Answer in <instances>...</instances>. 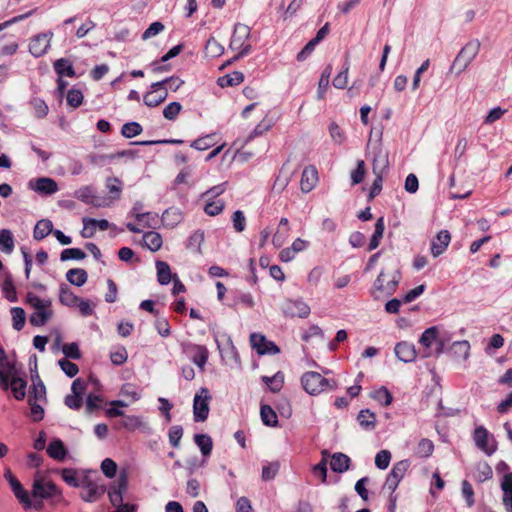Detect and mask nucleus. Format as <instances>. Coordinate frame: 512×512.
<instances>
[{
	"instance_id": "obj_11",
	"label": "nucleus",
	"mask_w": 512,
	"mask_h": 512,
	"mask_svg": "<svg viewBox=\"0 0 512 512\" xmlns=\"http://www.w3.org/2000/svg\"><path fill=\"white\" fill-rule=\"evenodd\" d=\"M4 478L10 484L11 489H12L15 497L24 506V508L25 509L31 508L32 507V501H31L27 491L23 488L22 484L12 474V472L9 469H7L5 471Z\"/></svg>"
},
{
	"instance_id": "obj_8",
	"label": "nucleus",
	"mask_w": 512,
	"mask_h": 512,
	"mask_svg": "<svg viewBox=\"0 0 512 512\" xmlns=\"http://www.w3.org/2000/svg\"><path fill=\"white\" fill-rule=\"evenodd\" d=\"M473 440L477 448L489 456L497 449L494 437L489 434L488 430L484 426H478L475 428Z\"/></svg>"
},
{
	"instance_id": "obj_44",
	"label": "nucleus",
	"mask_w": 512,
	"mask_h": 512,
	"mask_svg": "<svg viewBox=\"0 0 512 512\" xmlns=\"http://www.w3.org/2000/svg\"><path fill=\"white\" fill-rule=\"evenodd\" d=\"M194 354L192 356V361L196 364L201 370H204V367L208 360V350L205 346H194Z\"/></svg>"
},
{
	"instance_id": "obj_5",
	"label": "nucleus",
	"mask_w": 512,
	"mask_h": 512,
	"mask_svg": "<svg viewBox=\"0 0 512 512\" xmlns=\"http://www.w3.org/2000/svg\"><path fill=\"white\" fill-rule=\"evenodd\" d=\"M381 141H382V131L379 132V148L374 153V159H373V171L375 174H377L376 178L373 181V184L371 186L370 192H369V199L372 200L375 198L382 190V182L383 178L381 173L376 172L377 164L381 163L383 167H388V154L386 152L382 151L381 148Z\"/></svg>"
},
{
	"instance_id": "obj_62",
	"label": "nucleus",
	"mask_w": 512,
	"mask_h": 512,
	"mask_svg": "<svg viewBox=\"0 0 512 512\" xmlns=\"http://www.w3.org/2000/svg\"><path fill=\"white\" fill-rule=\"evenodd\" d=\"M58 364L60 366V368L62 369V371L68 376V377H74L78 374L79 372V368L78 366L69 361L68 359L66 358H62L58 361Z\"/></svg>"
},
{
	"instance_id": "obj_22",
	"label": "nucleus",
	"mask_w": 512,
	"mask_h": 512,
	"mask_svg": "<svg viewBox=\"0 0 512 512\" xmlns=\"http://www.w3.org/2000/svg\"><path fill=\"white\" fill-rule=\"evenodd\" d=\"M78 301L79 297L73 293L70 287L61 283L59 286V302L64 306L75 307Z\"/></svg>"
},
{
	"instance_id": "obj_10",
	"label": "nucleus",
	"mask_w": 512,
	"mask_h": 512,
	"mask_svg": "<svg viewBox=\"0 0 512 512\" xmlns=\"http://www.w3.org/2000/svg\"><path fill=\"white\" fill-rule=\"evenodd\" d=\"M408 467L409 463L407 460L399 461L394 464L392 470L386 478L383 489L393 493L398 487L400 480L404 477Z\"/></svg>"
},
{
	"instance_id": "obj_64",
	"label": "nucleus",
	"mask_w": 512,
	"mask_h": 512,
	"mask_svg": "<svg viewBox=\"0 0 512 512\" xmlns=\"http://www.w3.org/2000/svg\"><path fill=\"white\" fill-rule=\"evenodd\" d=\"M183 436V428L180 425L172 426L169 430L168 437L169 442L174 448H178L180 440Z\"/></svg>"
},
{
	"instance_id": "obj_40",
	"label": "nucleus",
	"mask_w": 512,
	"mask_h": 512,
	"mask_svg": "<svg viewBox=\"0 0 512 512\" xmlns=\"http://www.w3.org/2000/svg\"><path fill=\"white\" fill-rule=\"evenodd\" d=\"M196 445L200 448L203 456H209L213 448V442L207 434H196L194 436Z\"/></svg>"
},
{
	"instance_id": "obj_17",
	"label": "nucleus",
	"mask_w": 512,
	"mask_h": 512,
	"mask_svg": "<svg viewBox=\"0 0 512 512\" xmlns=\"http://www.w3.org/2000/svg\"><path fill=\"white\" fill-rule=\"evenodd\" d=\"M451 240V235L448 230H441L431 244V254L433 257H438L447 249Z\"/></svg>"
},
{
	"instance_id": "obj_25",
	"label": "nucleus",
	"mask_w": 512,
	"mask_h": 512,
	"mask_svg": "<svg viewBox=\"0 0 512 512\" xmlns=\"http://www.w3.org/2000/svg\"><path fill=\"white\" fill-rule=\"evenodd\" d=\"M160 89H152L144 95V103L148 107H156L164 102L168 96V92L165 88L159 92Z\"/></svg>"
},
{
	"instance_id": "obj_45",
	"label": "nucleus",
	"mask_w": 512,
	"mask_h": 512,
	"mask_svg": "<svg viewBox=\"0 0 512 512\" xmlns=\"http://www.w3.org/2000/svg\"><path fill=\"white\" fill-rule=\"evenodd\" d=\"M181 221V213L174 208L166 209L162 214V222L165 226L174 227Z\"/></svg>"
},
{
	"instance_id": "obj_54",
	"label": "nucleus",
	"mask_w": 512,
	"mask_h": 512,
	"mask_svg": "<svg viewBox=\"0 0 512 512\" xmlns=\"http://www.w3.org/2000/svg\"><path fill=\"white\" fill-rule=\"evenodd\" d=\"M142 132V126L135 121L125 123L122 126L121 134L125 138H133Z\"/></svg>"
},
{
	"instance_id": "obj_30",
	"label": "nucleus",
	"mask_w": 512,
	"mask_h": 512,
	"mask_svg": "<svg viewBox=\"0 0 512 512\" xmlns=\"http://www.w3.org/2000/svg\"><path fill=\"white\" fill-rule=\"evenodd\" d=\"M53 232V224L49 219H42L34 227L33 237L40 241Z\"/></svg>"
},
{
	"instance_id": "obj_50",
	"label": "nucleus",
	"mask_w": 512,
	"mask_h": 512,
	"mask_svg": "<svg viewBox=\"0 0 512 512\" xmlns=\"http://www.w3.org/2000/svg\"><path fill=\"white\" fill-rule=\"evenodd\" d=\"M262 381L270 388L274 393L279 392L283 387V375L281 372H277L274 376L268 377L263 376Z\"/></svg>"
},
{
	"instance_id": "obj_55",
	"label": "nucleus",
	"mask_w": 512,
	"mask_h": 512,
	"mask_svg": "<svg viewBox=\"0 0 512 512\" xmlns=\"http://www.w3.org/2000/svg\"><path fill=\"white\" fill-rule=\"evenodd\" d=\"M103 398L99 395L89 394L86 399L85 412L92 414L94 411L101 409Z\"/></svg>"
},
{
	"instance_id": "obj_51",
	"label": "nucleus",
	"mask_w": 512,
	"mask_h": 512,
	"mask_svg": "<svg viewBox=\"0 0 512 512\" xmlns=\"http://www.w3.org/2000/svg\"><path fill=\"white\" fill-rule=\"evenodd\" d=\"M37 382L34 381L31 387V392L29 396H32L34 400H46V388L43 384L42 380L39 377V374L36 373Z\"/></svg>"
},
{
	"instance_id": "obj_16",
	"label": "nucleus",
	"mask_w": 512,
	"mask_h": 512,
	"mask_svg": "<svg viewBox=\"0 0 512 512\" xmlns=\"http://www.w3.org/2000/svg\"><path fill=\"white\" fill-rule=\"evenodd\" d=\"M82 221L84 224V228L81 232V235L84 238L93 237L96 227H99L100 230L104 231V230H107L110 225L106 219L96 220L93 218L84 217Z\"/></svg>"
},
{
	"instance_id": "obj_47",
	"label": "nucleus",
	"mask_w": 512,
	"mask_h": 512,
	"mask_svg": "<svg viewBox=\"0 0 512 512\" xmlns=\"http://www.w3.org/2000/svg\"><path fill=\"white\" fill-rule=\"evenodd\" d=\"M204 241V232L201 230L195 231L188 239L187 248L191 251L200 254L201 245Z\"/></svg>"
},
{
	"instance_id": "obj_57",
	"label": "nucleus",
	"mask_w": 512,
	"mask_h": 512,
	"mask_svg": "<svg viewBox=\"0 0 512 512\" xmlns=\"http://www.w3.org/2000/svg\"><path fill=\"white\" fill-rule=\"evenodd\" d=\"M371 397L384 406L390 405L393 400L391 393L386 387H381L380 389L376 390L374 393H372Z\"/></svg>"
},
{
	"instance_id": "obj_23",
	"label": "nucleus",
	"mask_w": 512,
	"mask_h": 512,
	"mask_svg": "<svg viewBox=\"0 0 512 512\" xmlns=\"http://www.w3.org/2000/svg\"><path fill=\"white\" fill-rule=\"evenodd\" d=\"M47 454L54 460L63 461L66 458L67 450L60 439H54L47 447Z\"/></svg>"
},
{
	"instance_id": "obj_32",
	"label": "nucleus",
	"mask_w": 512,
	"mask_h": 512,
	"mask_svg": "<svg viewBox=\"0 0 512 512\" xmlns=\"http://www.w3.org/2000/svg\"><path fill=\"white\" fill-rule=\"evenodd\" d=\"M52 315V310L48 308H40L30 315L29 322L31 325L36 327L43 326L52 317Z\"/></svg>"
},
{
	"instance_id": "obj_15",
	"label": "nucleus",
	"mask_w": 512,
	"mask_h": 512,
	"mask_svg": "<svg viewBox=\"0 0 512 512\" xmlns=\"http://www.w3.org/2000/svg\"><path fill=\"white\" fill-rule=\"evenodd\" d=\"M394 350L397 358L405 363L413 362L417 356L415 346L406 341L397 343Z\"/></svg>"
},
{
	"instance_id": "obj_36",
	"label": "nucleus",
	"mask_w": 512,
	"mask_h": 512,
	"mask_svg": "<svg viewBox=\"0 0 512 512\" xmlns=\"http://www.w3.org/2000/svg\"><path fill=\"white\" fill-rule=\"evenodd\" d=\"M27 382L20 377H12L9 387L17 400H23L26 395Z\"/></svg>"
},
{
	"instance_id": "obj_56",
	"label": "nucleus",
	"mask_w": 512,
	"mask_h": 512,
	"mask_svg": "<svg viewBox=\"0 0 512 512\" xmlns=\"http://www.w3.org/2000/svg\"><path fill=\"white\" fill-rule=\"evenodd\" d=\"M3 292L9 302L17 301V293L11 276H7L2 285Z\"/></svg>"
},
{
	"instance_id": "obj_43",
	"label": "nucleus",
	"mask_w": 512,
	"mask_h": 512,
	"mask_svg": "<svg viewBox=\"0 0 512 512\" xmlns=\"http://www.w3.org/2000/svg\"><path fill=\"white\" fill-rule=\"evenodd\" d=\"M157 278L161 285H167L171 281V270L169 265L164 261L156 262Z\"/></svg>"
},
{
	"instance_id": "obj_60",
	"label": "nucleus",
	"mask_w": 512,
	"mask_h": 512,
	"mask_svg": "<svg viewBox=\"0 0 512 512\" xmlns=\"http://www.w3.org/2000/svg\"><path fill=\"white\" fill-rule=\"evenodd\" d=\"M62 479L72 487H80V480L77 478V472L72 468H64L61 471Z\"/></svg>"
},
{
	"instance_id": "obj_38",
	"label": "nucleus",
	"mask_w": 512,
	"mask_h": 512,
	"mask_svg": "<svg viewBox=\"0 0 512 512\" xmlns=\"http://www.w3.org/2000/svg\"><path fill=\"white\" fill-rule=\"evenodd\" d=\"M433 451V442L430 439L422 438L415 448V455L419 458H428L433 454Z\"/></svg>"
},
{
	"instance_id": "obj_18",
	"label": "nucleus",
	"mask_w": 512,
	"mask_h": 512,
	"mask_svg": "<svg viewBox=\"0 0 512 512\" xmlns=\"http://www.w3.org/2000/svg\"><path fill=\"white\" fill-rule=\"evenodd\" d=\"M318 180V173L315 167L309 166L304 168L302 172L300 187L304 193L310 192Z\"/></svg>"
},
{
	"instance_id": "obj_20",
	"label": "nucleus",
	"mask_w": 512,
	"mask_h": 512,
	"mask_svg": "<svg viewBox=\"0 0 512 512\" xmlns=\"http://www.w3.org/2000/svg\"><path fill=\"white\" fill-rule=\"evenodd\" d=\"M503 505L507 512H512V472L504 475L501 482Z\"/></svg>"
},
{
	"instance_id": "obj_29",
	"label": "nucleus",
	"mask_w": 512,
	"mask_h": 512,
	"mask_svg": "<svg viewBox=\"0 0 512 512\" xmlns=\"http://www.w3.org/2000/svg\"><path fill=\"white\" fill-rule=\"evenodd\" d=\"M144 246L150 251L156 252L162 247V237L158 232L149 231L143 234Z\"/></svg>"
},
{
	"instance_id": "obj_13",
	"label": "nucleus",
	"mask_w": 512,
	"mask_h": 512,
	"mask_svg": "<svg viewBox=\"0 0 512 512\" xmlns=\"http://www.w3.org/2000/svg\"><path fill=\"white\" fill-rule=\"evenodd\" d=\"M53 36L52 32L40 33L31 39L29 51L34 57H40L47 52L50 47V41Z\"/></svg>"
},
{
	"instance_id": "obj_4",
	"label": "nucleus",
	"mask_w": 512,
	"mask_h": 512,
	"mask_svg": "<svg viewBox=\"0 0 512 512\" xmlns=\"http://www.w3.org/2000/svg\"><path fill=\"white\" fill-rule=\"evenodd\" d=\"M480 49V42L473 40L468 42L458 53L455 58L451 69L456 70L457 73L463 72L472 60L476 57Z\"/></svg>"
},
{
	"instance_id": "obj_31",
	"label": "nucleus",
	"mask_w": 512,
	"mask_h": 512,
	"mask_svg": "<svg viewBox=\"0 0 512 512\" xmlns=\"http://www.w3.org/2000/svg\"><path fill=\"white\" fill-rule=\"evenodd\" d=\"M54 70L57 73L58 76L63 77H74L75 76V70L73 68L72 63L70 60L66 58H60L57 59L54 64Z\"/></svg>"
},
{
	"instance_id": "obj_46",
	"label": "nucleus",
	"mask_w": 512,
	"mask_h": 512,
	"mask_svg": "<svg viewBox=\"0 0 512 512\" xmlns=\"http://www.w3.org/2000/svg\"><path fill=\"white\" fill-rule=\"evenodd\" d=\"M205 53L209 57H219L224 53V47L214 37H210L205 45Z\"/></svg>"
},
{
	"instance_id": "obj_3",
	"label": "nucleus",
	"mask_w": 512,
	"mask_h": 512,
	"mask_svg": "<svg viewBox=\"0 0 512 512\" xmlns=\"http://www.w3.org/2000/svg\"><path fill=\"white\" fill-rule=\"evenodd\" d=\"M301 384L303 389L310 395H317L326 389L334 390L337 387L335 381L324 378L320 373L309 371L302 375Z\"/></svg>"
},
{
	"instance_id": "obj_48",
	"label": "nucleus",
	"mask_w": 512,
	"mask_h": 512,
	"mask_svg": "<svg viewBox=\"0 0 512 512\" xmlns=\"http://www.w3.org/2000/svg\"><path fill=\"white\" fill-rule=\"evenodd\" d=\"M13 320V328L17 331L23 329L26 321V313L21 307H13L10 310Z\"/></svg>"
},
{
	"instance_id": "obj_33",
	"label": "nucleus",
	"mask_w": 512,
	"mask_h": 512,
	"mask_svg": "<svg viewBox=\"0 0 512 512\" xmlns=\"http://www.w3.org/2000/svg\"><path fill=\"white\" fill-rule=\"evenodd\" d=\"M35 190L39 193L51 195L57 192L58 186L55 180L47 177H42L36 181Z\"/></svg>"
},
{
	"instance_id": "obj_52",
	"label": "nucleus",
	"mask_w": 512,
	"mask_h": 512,
	"mask_svg": "<svg viewBox=\"0 0 512 512\" xmlns=\"http://www.w3.org/2000/svg\"><path fill=\"white\" fill-rule=\"evenodd\" d=\"M327 450L322 451V460L313 467L315 475L320 476L323 483L327 480V458L329 457Z\"/></svg>"
},
{
	"instance_id": "obj_53",
	"label": "nucleus",
	"mask_w": 512,
	"mask_h": 512,
	"mask_svg": "<svg viewBox=\"0 0 512 512\" xmlns=\"http://www.w3.org/2000/svg\"><path fill=\"white\" fill-rule=\"evenodd\" d=\"M85 257V252L80 248H67L60 254V260L63 262L68 260H83Z\"/></svg>"
},
{
	"instance_id": "obj_41",
	"label": "nucleus",
	"mask_w": 512,
	"mask_h": 512,
	"mask_svg": "<svg viewBox=\"0 0 512 512\" xmlns=\"http://www.w3.org/2000/svg\"><path fill=\"white\" fill-rule=\"evenodd\" d=\"M244 81V75L240 71H234L218 79V84L221 87L236 86Z\"/></svg>"
},
{
	"instance_id": "obj_34",
	"label": "nucleus",
	"mask_w": 512,
	"mask_h": 512,
	"mask_svg": "<svg viewBox=\"0 0 512 512\" xmlns=\"http://www.w3.org/2000/svg\"><path fill=\"white\" fill-rule=\"evenodd\" d=\"M357 420L360 426L366 430H373L376 427V415L369 409L360 410Z\"/></svg>"
},
{
	"instance_id": "obj_37",
	"label": "nucleus",
	"mask_w": 512,
	"mask_h": 512,
	"mask_svg": "<svg viewBox=\"0 0 512 512\" xmlns=\"http://www.w3.org/2000/svg\"><path fill=\"white\" fill-rule=\"evenodd\" d=\"M261 420L264 425L269 427H276L278 424V417L271 406L265 404L261 405L260 409Z\"/></svg>"
},
{
	"instance_id": "obj_63",
	"label": "nucleus",
	"mask_w": 512,
	"mask_h": 512,
	"mask_svg": "<svg viewBox=\"0 0 512 512\" xmlns=\"http://www.w3.org/2000/svg\"><path fill=\"white\" fill-rule=\"evenodd\" d=\"M30 105L34 109L37 118H44L47 115L48 106L44 100L40 98H33L30 101Z\"/></svg>"
},
{
	"instance_id": "obj_19",
	"label": "nucleus",
	"mask_w": 512,
	"mask_h": 512,
	"mask_svg": "<svg viewBox=\"0 0 512 512\" xmlns=\"http://www.w3.org/2000/svg\"><path fill=\"white\" fill-rule=\"evenodd\" d=\"M437 336L438 328L436 326L429 327L422 333L419 342L424 347V351L422 354L424 358L430 357L432 355L431 345L434 341H436Z\"/></svg>"
},
{
	"instance_id": "obj_27",
	"label": "nucleus",
	"mask_w": 512,
	"mask_h": 512,
	"mask_svg": "<svg viewBox=\"0 0 512 512\" xmlns=\"http://www.w3.org/2000/svg\"><path fill=\"white\" fill-rule=\"evenodd\" d=\"M2 366L6 370V373L0 369V387L3 390H8L9 377H18V371L14 362L6 361Z\"/></svg>"
},
{
	"instance_id": "obj_9",
	"label": "nucleus",
	"mask_w": 512,
	"mask_h": 512,
	"mask_svg": "<svg viewBox=\"0 0 512 512\" xmlns=\"http://www.w3.org/2000/svg\"><path fill=\"white\" fill-rule=\"evenodd\" d=\"M128 488V475L126 471H121L117 480L108 490L109 500L115 508L123 504V493Z\"/></svg>"
},
{
	"instance_id": "obj_2",
	"label": "nucleus",
	"mask_w": 512,
	"mask_h": 512,
	"mask_svg": "<svg viewBox=\"0 0 512 512\" xmlns=\"http://www.w3.org/2000/svg\"><path fill=\"white\" fill-rule=\"evenodd\" d=\"M250 37V28L242 23H237L234 26V31L230 40L229 48L231 50H238V54L235 55L231 60L228 61V64L233 61L239 60L243 56L249 54L251 50V45L246 43Z\"/></svg>"
},
{
	"instance_id": "obj_12",
	"label": "nucleus",
	"mask_w": 512,
	"mask_h": 512,
	"mask_svg": "<svg viewBox=\"0 0 512 512\" xmlns=\"http://www.w3.org/2000/svg\"><path fill=\"white\" fill-rule=\"evenodd\" d=\"M250 343L252 348L256 349L260 355L277 354L280 352L278 346L274 342L267 341L266 337L262 334L252 333L250 335Z\"/></svg>"
},
{
	"instance_id": "obj_28",
	"label": "nucleus",
	"mask_w": 512,
	"mask_h": 512,
	"mask_svg": "<svg viewBox=\"0 0 512 512\" xmlns=\"http://www.w3.org/2000/svg\"><path fill=\"white\" fill-rule=\"evenodd\" d=\"M105 491V486L94 484L89 488H85L84 491L80 493V497L83 501L92 503L96 502L101 496H103Z\"/></svg>"
},
{
	"instance_id": "obj_7",
	"label": "nucleus",
	"mask_w": 512,
	"mask_h": 512,
	"mask_svg": "<svg viewBox=\"0 0 512 512\" xmlns=\"http://www.w3.org/2000/svg\"><path fill=\"white\" fill-rule=\"evenodd\" d=\"M31 494L34 498L50 499L60 496L61 491L53 482H45L42 477H36L33 481Z\"/></svg>"
},
{
	"instance_id": "obj_42",
	"label": "nucleus",
	"mask_w": 512,
	"mask_h": 512,
	"mask_svg": "<svg viewBox=\"0 0 512 512\" xmlns=\"http://www.w3.org/2000/svg\"><path fill=\"white\" fill-rule=\"evenodd\" d=\"M184 81L177 76H171L164 80L155 82L151 85L152 89H162L164 85H167L169 89L172 91H177L182 85Z\"/></svg>"
},
{
	"instance_id": "obj_59",
	"label": "nucleus",
	"mask_w": 512,
	"mask_h": 512,
	"mask_svg": "<svg viewBox=\"0 0 512 512\" xmlns=\"http://www.w3.org/2000/svg\"><path fill=\"white\" fill-rule=\"evenodd\" d=\"M62 352L66 359L70 358L73 360H78L81 358V352L79 350L78 344L75 342L64 344L62 346Z\"/></svg>"
},
{
	"instance_id": "obj_1",
	"label": "nucleus",
	"mask_w": 512,
	"mask_h": 512,
	"mask_svg": "<svg viewBox=\"0 0 512 512\" xmlns=\"http://www.w3.org/2000/svg\"><path fill=\"white\" fill-rule=\"evenodd\" d=\"M400 280L401 273L396 265L393 266L392 271L389 274L381 272L374 282L372 295L375 299L382 295H392L396 291Z\"/></svg>"
},
{
	"instance_id": "obj_26",
	"label": "nucleus",
	"mask_w": 512,
	"mask_h": 512,
	"mask_svg": "<svg viewBox=\"0 0 512 512\" xmlns=\"http://www.w3.org/2000/svg\"><path fill=\"white\" fill-rule=\"evenodd\" d=\"M66 279L70 284L81 287L87 282L88 274L82 268H72L67 271Z\"/></svg>"
},
{
	"instance_id": "obj_35",
	"label": "nucleus",
	"mask_w": 512,
	"mask_h": 512,
	"mask_svg": "<svg viewBox=\"0 0 512 512\" xmlns=\"http://www.w3.org/2000/svg\"><path fill=\"white\" fill-rule=\"evenodd\" d=\"M384 230H385L384 218L380 217L377 219V221L375 223L374 233L370 239L369 246H368L369 251H372L379 246L380 240L382 239L383 234H384Z\"/></svg>"
},
{
	"instance_id": "obj_14",
	"label": "nucleus",
	"mask_w": 512,
	"mask_h": 512,
	"mask_svg": "<svg viewBox=\"0 0 512 512\" xmlns=\"http://www.w3.org/2000/svg\"><path fill=\"white\" fill-rule=\"evenodd\" d=\"M282 310L289 317L307 318L310 314V307L300 299L288 300L284 303Z\"/></svg>"
},
{
	"instance_id": "obj_49",
	"label": "nucleus",
	"mask_w": 512,
	"mask_h": 512,
	"mask_svg": "<svg viewBox=\"0 0 512 512\" xmlns=\"http://www.w3.org/2000/svg\"><path fill=\"white\" fill-rule=\"evenodd\" d=\"M332 68L331 66H327L320 77L319 83H318V91H317V97L318 99H323L324 94L328 89L329 86V79L331 76Z\"/></svg>"
},
{
	"instance_id": "obj_21",
	"label": "nucleus",
	"mask_w": 512,
	"mask_h": 512,
	"mask_svg": "<svg viewBox=\"0 0 512 512\" xmlns=\"http://www.w3.org/2000/svg\"><path fill=\"white\" fill-rule=\"evenodd\" d=\"M350 462L346 454L337 452L331 456L330 467L336 473H344L349 469Z\"/></svg>"
},
{
	"instance_id": "obj_61",
	"label": "nucleus",
	"mask_w": 512,
	"mask_h": 512,
	"mask_svg": "<svg viewBox=\"0 0 512 512\" xmlns=\"http://www.w3.org/2000/svg\"><path fill=\"white\" fill-rule=\"evenodd\" d=\"M83 98V93L78 89H70L66 96L68 105L73 108L79 107L83 102Z\"/></svg>"
},
{
	"instance_id": "obj_58",
	"label": "nucleus",
	"mask_w": 512,
	"mask_h": 512,
	"mask_svg": "<svg viewBox=\"0 0 512 512\" xmlns=\"http://www.w3.org/2000/svg\"><path fill=\"white\" fill-rule=\"evenodd\" d=\"M224 202L222 200H208L204 207V212L209 216H216L224 209Z\"/></svg>"
},
{
	"instance_id": "obj_39",
	"label": "nucleus",
	"mask_w": 512,
	"mask_h": 512,
	"mask_svg": "<svg viewBox=\"0 0 512 512\" xmlns=\"http://www.w3.org/2000/svg\"><path fill=\"white\" fill-rule=\"evenodd\" d=\"M14 249V238L12 232L8 229L0 230V250L10 254Z\"/></svg>"
},
{
	"instance_id": "obj_6",
	"label": "nucleus",
	"mask_w": 512,
	"mask_h": 512,
	"mask_svg": "<svg viewBox=\"0 0 512 512\" xmlns=\"http://www.w3.org/2000/svg\"><path fill=\"white\" fill-rule=\"evenodd\" d=\"M210 400L211 395L209 394V390L205 387H201L193 401L194 421L204 422L208 418Z\"/></svg>"
},
{
	"instance_id": "obj_24",
	"label": "nucleus",
	"mask_w": 512,
	"mask_h": 512,
	"mask_svg": "<svg viewBox=\"0 0 512 512\" xmlns=\"http://www.w3.org/2000/svg\"><path fill=\"white\" fill-rule=\"evenodd\" d=\"M74 196L80 201L91 204L95 207H100L101 203L94 196V190L91 186H84L75 191Z\"/></svg>"
}]
</instances>
